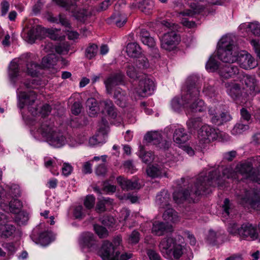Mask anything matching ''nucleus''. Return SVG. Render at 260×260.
I'll use <instances>...</instances> for the list:
<instances>
[{"instance_id": "nucleus-11", "label": "nucleus", "mask_w": 260, "mask_h": 260, "mask_svg": "<svg viewBox=\"0 0 260 260\" xmlns=\"http://www.w3.org/2000/svg\"><path fill=\"white\" fill-rule=\"evenodd\" d=\"M216 130L208 125H203L198 132V137L201 142L209 143L217 139Z\"/></svg>"}, {"instance_id": "nucleus-53", "label": "nucleus", "mask_w": 260, "mask_h": 260, "mask_svg": "<svg viewBox=\"0 0 260 260\" xmlns=\"http://www.w3.org/2000/svg\"><path fill=\"white\" fill-rule=\"evenodd\" d=\"M19 72L18 64L12 61L9 66V75L11 78H15L17 76Z\"/></svg>"}, {"instance_id": "nucleus-62", "label": "nucleus", "mask_w": 260, "mask_h": 260, "mask_svg": "<svg viewBox=\"0 0 260 260\" xmlns=\"http://www.w3.org/2000/svg\"><path fill=\"white\" fill-rule=\"evenodd\" d=\"M9 193L13 198L20 196L21 191L19 187L17 185H14L11 187Z\"/></svg>"}, {"instance_id": "nucleus-8", "label": "nucleus", "mask_w": 260, "mask_h": 260, "mask_svg": "<svg viewBox=\"0 0 260 260\" xmlns=\"http://www.w3.org/2000/svg\"><path fill=\"white\" fill-rule=\"evenodd\" d=\"M208 114L211 122L217 126H220L230 121L232 117L228 111H223L217 113L215 107H210L208 109Z\"/></svg>"}, {"instance_id": "nucleus-51", "label": "nucleus", "mask_w": 260, "mask_h": 260, "mask_svg": "<svg viewBox=\"0 0 260 260\" xmlns=\"http://www.w3.org/2000/svg\"><path fill=\"white\" fill-rule=\"evenodd\" d=\"M94 230L96 234L100 238H106L108 235V232L107 230L103 226L95 224L94 225Z\"/></svg>"}, {"instance_id": "nucleus-58", "label": "nucleus", "mask_w": 260, "mask_h": 260, "mask_svg": "<svg viewBox=\"0 0 260 260\" xmlns=\"http://www.w3.org/2000/svg\"><path fill=\"white\" fill-rule=\"evenodd\" d=\"M55 51L58 54H65L70 50V46L66 44H61L55 47Z\"/></svg>"}, {"instance_id": "nucleus-1", "label": "nucleus", "mask_w": 260, "mask_h": 260, "mask_svg": "<svg viewBox=\"0 0 260 260\" xmlns=\"http://www.w3.org/2000/svg\"><path fill=\"white\" fill-rule=\"evenodd\" d=\"M220 172L219 169H216L210 172L208 176L201 174L191 189L174 191V200L177 204L182 203L186 200L193 201L196 197L211 192L210 187L216 185L222 186L223 183L222 177L230 178L234 175V173L229 169L222 170V176L220 175Z\"/></svg>"}, {"instance_id": "nucleus-13", "label": "nucleus", "mask_w": 260, "mask_h": 260, "mask_svg": "<svg viewBox=\"0 0 260 260\" xmlns=\"http://www.w3.org/2000/svg\"><path fill=\"white\" fill-rule=\"evenodd\" d=\"M124 75L120 72L110 74L104 81L106 92L111 95L114 87L123 83Z\"/></svg>"}, {"instance_id": "nucleus-54", "label": "nucleus", "mask_w": 260, "mask_h": 260, "mask_svg": "<svg viewBox=\"0 0 260 260\" xmlns=\"http://www.w3.org/2000/svg\"><path fill=\"white\" fill-rule=\"evenodd\" d=\"M248 28L255 36L260 35V24L257 22H251L248 24Z\"/></svg>"}, {"instance_id": "nucleus-36", "label": "nucleus", "mask_w": 260, "mask_h": 260, "mask_svg": "<svg viewBox=\"0 0 260 260\" xmlns=\"http://www.w3.org/2000/svg\"><path fill=\"white\" fill-rule=\"evenodd\" d=\"M148 176L152 178L161 177L163 173L162 168L158 165L149 166L146 170Z\"/></svg>"}, {"instance_id": "nucleus-34", "label": "nucleus", "mask_w": 260, "mask_h": 260, "mask_svg": "<svg viewBox=\"0 0 260 260\" xmlns=\"http://www.w3.org/2000/svg\"><path fill=\"white\" fill-rule=\"evenodd\" d=\"M126 52L131 57H139L141 54V48L136 42L128 43L126 47Z\"/></svg>"}, {"instance_id": "nucleus-47", "label": "nucleus", "mask_w": 260, "mask_h": 260, "mask_svg": "<svg viewBox=\"0 0 260 260\" xmlns=\"http://www.w3.org/2000/svg\"><path fill=\"white\" fill-rule=\"evenodd\" d=\"M57 6L65 9L67 11H70L72 7L76 6V4L71 1L66 0H52Z\"/></svg>"}, {"instance_id": "nucleus-22", "label": "nucleus", "mask_w": 260, "mask_h": 260, "mask_svg": "<svg viewBox=\"0 0 260 260\" xmlns=\"http://www.w3.org/2000/svg\"><path fill=\"white\" fill-rule=\"evenodd\" d=\"M172 231V226L168 222L156 221L153 223L152 233L155 235L160 236Z\"/></svg>"}, {"instance_id": "nucleus-15", "label": "nucleus", "mask_w": 260, "mask_h": 260, "mask_svg": "<svg viewBox=\"0 0 260 260\" xmlns=\"http://www.w3.org/2000/svg\"><path fill=\"white\" fill-rule=\"evenodd\" d=\"M241 200V204L243 205H249L255 208L259 203L260 197L257 191L250 189L245 191L244 196H242Z\"/></svg>"}, {"instance_id": "nucleus-49", "label": "nucleus", "mask_w": 260, "mask_h": 260, "mask_svg": "<svg viewBox=\"0 0 260 260\" xmlns=\"http://www.w3.org/2000/svg\"><path fill=\"white\" fill-rule=\"evenodd\" d=\"M127 75L132 79H136L138 78V71L132 64H128L125 67Z\"/></svg>"}, {"instance_id": "nucleus-27", "label": "nucleus", "mask_w": 260, "mask_h": 260, "mask_svg": "<svg viewBox=\"0 0 260 260\" xmlns=\"http://www.w3.org/2000/svg\"><path fill=\"white\" fill-rule=\"evenodd\" d=\"M190 135L182 127L176 128L173 135L174 141L178 144H181L186 143L189 139Z\"/></svg>"}, {"instance_id": "nucleus-31", "label": "nucleus", "mask_w": 260, "mask_h": 260, "mask_svg": "<svg viewBox=\"0 0 260 260\" xmlns=\"http://www.w3.org/2000/svg\"><path fill=\"white\" fill-rule=\"evenodd\" d=\"M170 197L167 190H163L156 197V203L160 207L164 208L170 205Z\"/></svg>"}, {"instance_id": "nucleus-17", "label": "nucleus", "mask_w": 260, "mask_h": 260, "mask_svg": "<svg viewBox=\"0 0 260 260\" xmlns=\"http://www.w3.org/2000/svg\"><path fill=\"white\" fill-rule=\"evenodd\" d=\"M237 61L242 68L245 70L253 69L257 64L254 58L244 51L240 52Z\"/></svg>"}, {"instance_id": "nucleus-23", "label": "nucleus", "mask_w": 260, "mask_h": 260, "mask_svg": "<svg viewBox=\"0 0 260 260\" xmlns=\"http://www.w3.org/2000/svg\"><path fill=\"white\" fill-rule=\"evenodd\" d=\"M1 208L6 212H10L15 214L19 213L23 207L21 201L18 199H13L7 205L4 203H1Z\"/></svg>"}, {"instance_id": "nucleus-61", "label": "nucleus", "mask_w": 260, "mask_h": 260, "mask_svg": "<svg viewBox=\"0 0 260 260\" xmlns=\"http://www.w3.org/2000/svg\"><path fill=\"white\" fill-rule=\"evenodd\" d=\"M240 228L238 226V225L236 223H230L229 224L228 231L230 234L236 235H239V231Z\"/></svg>"}, {"instance_id": "nucleus-9", "label": "nucleus", "mask_w": 260, "mask_h": 260, "mask_svg": "<svg viewBox=\"0 0 260 260\" xmlns=\"http://www.w3.org/2000/svg\"><path fill=\"white\" fill-rule=\"evenodd\" d=\"M180 41V37L174 31L165 34L161 39V47L171 51L176 48Z\"/></svg>"}, {"instance_id": "nucleus-50", "label": "nucleus", "mask_w": 260, "mask_h": 260, "mask_svg": "<svg viewBox=\"0 0 260 260\" xmlns=\"http://www.w3.org/2000/svg\"><path fill=\"white\" fill-rule=\"evenodd\" d=\"M201 121L200 117L192 118L187 121L186 124L189 129H196L200 126Z\"/></svg>"}, {"instance_id": "nucleus-2", "label": "nucleus", "mask_w": 260, "mask_h": 260, "mask_svg": "<svg viewBox=\"0 0 260 260\" xmlns=\"http://www.w3.org/2000/svg\"><path fill=\"white\" fill-rule=\"evenodd\" d=\"M200 86L194 80L188 79L186 93L182 97L183 105L191 112H202L205 109L204 102L199 98Z\"/></svg>"}, {"instance_id": "nucleus-4", "label": "nucleus", "mask_w": 260, "mask_h": 260, "mask_svg": "<svg viewBox=\"0 0 260 260\" xmlns=\"http://www.w3.org/2000/svg\"><path fill=\"white\" fill-rule=\"evenodd\" d=\"M159 248L162 255L167 258L179 259L183 254L182 246L177 244L172 237L164 238L160 241Z\"/></svg>"}, {"instance_id": "nucleus-33", "label": "nucleus", "mask_w": 260, "mask_h": 260, "mask_svg": "<svg viewBox=\"0 0 260 260\" xmlns=\"http://www.w3.org/2000/svg\"><path fill=\"white\" fill-rule=\"evenodd\" d=\"M48 21L51 22L55 23L57 24H60L62 26L67 28H71V23L66 16L60 13L57 16H53L49 15L48 18Z\"/></svg>"}, {"instance_id": "nucleus-63", "label": "nucleus", "mask_w": 260, "mask_h": 260, "mask_svg": "<svg viewBox=\"0 0 260 260\" xmlns=\"http://www.w3.org/2000/svg\"><path fill=\"white\" fill-rule=\"evenodd\" d=\"M10 4L6 0H3L1 3V15L4 16L6 15L9 11Z\"/></svg>"}, {"instance_id": "nucleus-5", "label": "nucleus", "mask_w": 260, "mask_h": 260, "mask_svg": "<svg viewBox=\"0 0 260 260\" xmlns=\"http://www.w3.org/2000/svg\"><path fill=\"white\" fill-rule=\"evenodd\" d=\"M237 172L244 176L255 182L260 181V173L258 171L254 169L253 165L249 161L238 164L236 168Z\"/></svg>"}, {"instance_id": "nucleus-57", "label": "nucleus", "mask_w": 260, "mask_h": 260, "mask_svg": "<svg viewBox=\"0 0 260 260\" xmlns=\"http://www.w3.org/2000/svg\"><path fill=\"white\" fill-rule=\"evenodd\" d=\"M95 200V198L92 195L87 196L84 202L85 207L88 209L92 208L94 205Z\"/></svg>"}, {"instance_id": "nucleus-3", "label": "nucleus", "mask_w": 260, "mask_h": 260, "mask_svg": "<svg viewBox=\"0 0 260 260\" xmlns=\"http://www.w3.org/2000/svg\"><path fill=\"white\" fill-rule=\"evenodd\" d=\"M217 46V55L220 60L231 63L237 61L240 52L230 37H223L218 42Z\"/></svg>"}, {"instance_id": "nucleus-41", "label": "nucleus", "mask_w": 260, "mask_h": 260, "mask_svg": "<svg viewBox=\"0 0 260 260\" xmlns=\"http://www.w3.org/2000/svg\"><path fill=\"white\" fill-rule=\"evenodd\" d=\"M234 208L233 204L230 202L229 199H224L222 205V215L223 217L227 218L230 216V214L232 213Z\"/></svg>"}, {"instance_id": "nucleus-45", "label": "nucleus", "mask_w": 260, "mask_h": 260, "mask_svg": "<svg viewBox=\"0 0 260 260\" xmlns=\"http://www.w3.org/2000/svg\"><path fill=\"white\" fill-rule=\"evenodd\" d=\"M219 68V62L215 56H211L206 64V69L210 72H214Z\"/></svg>"}, {"instance_id": "nucleus-28", "label": "nucleus", "mask_w": 260, "mask_h": 260, "mask_svg": "<svg viewBox=\"0 0 260 260\" xmlns=\"http://www.w3.org/2000/svg\"><path fill=\"white\" fill-rule=\"evenodd\" d=\"M56 129L54 126L53 122L51 120H46L42 122L40 127L38 129V133L41 134L44 138H47L52 132Z\"/></svg>"}, {"instance_id": "nucleus-40", "label": "nucleus", "mask_w": 260, "mask_h": 260, "mask_svg": "<svg viewBox=\"0 0 260 260\" xmlns=\"http://www.w3.org/2000/svg\"><path fill=\"white\" fill-rule=\"evenodd\" d=\"M15 231V227L12 224H6L0 228V237L8 238L12 236Z\"/></svg>"}, {"instance_id": "nucleus-48", "label": "nucleus", "mask_w": 260, "mask_h": 260, "mask_svg": "<svg viewBox=\"0 0 260 260\" xmlns=\"http://www.w3.org/2000/svg\"><path fill=\"white\" fill-rule=\"evenodd\" d=\"M98 51V46L94 44H90L86 49L85 55L89 59L93 58L97 54Z\"/></svg>"}, {"instance_id": "nucleus-6", "label": "nucleus", "mask_w": 260, "mask_h": 260, "mask_svg": "<svg viewBox=\"0 0 260 260\" xmlns=\"http://www.w3.org/2000/svg\"><path fill=\"white\" fill-rule=\"evenodd\" d=\"M228 94L235 101L245 102L249 100V95L243 93L239 84L230 82L225 84Z\"/></svg>"}, {"instance_id": "nucleus-46", "label": "nucleus", "mask_w": 260, "mask_h": 260, "mask_svg": "<svg viewBox=\"0 0 260 260\" xmlns=\"http://www.w3.org/2000/svg\"><path fill=\"white\" fill-rule=\"evenodd\" d=\"M248 129L249 125L248 124L237 123L232 129L231 132L233 135H240Z\"/></svg>"}, {"instance_id": "nucleus-43", "label": "nucleus", "mask_w": 260, "mask_h": 260, "mask_svg": "<svg viewBox=\"0 0 260 260\" xmlns=\"http://www.w3.org/2000/svg\"><path fill=\"white\" fill-rule=\"evenodd\" d=\"M27 73L31 76H38L42 66L39 64L31 62L27 64Z\"/></svg>"}, {"instance_id": "nucleus-29", "label": "nucleus", "mask_w": 260, "mask_h": 260, "mask_svg": "<svg viewBox=\"0 0 260 260\" xmlns=\"http://www.w3.org/2000/svg\"><path fill=\"white\" fill-rule=\"evenodd\" d=\"M99 107L102 111H106L108 114L114 118L116 117V112L112 101L109 99L101 101L99 103Z\"/></svg>"}, {"instance_id": "nucleus-30", "label": "nucleus", "mask_w": 260, "mask_h": 260, "mask_svg": "<svg viewBox=\"0 0 260 260\" xmlns=\"http://www.w3.org/2000/svg\"><path fill=\"white\" fill-rule=\"evenodd\" d=\"M126 21L127 18L125 15L121 13L120 12H115L108 20V22L120 27L123 26Z\"/></svg>"}, {"instance_id": "nucleus-38", "label": "nucleus", "mask_w": 260, "mask_h": 260, "mask_svg": "<svg viewBox=\"0 0 260 260\" xmlns=\"http://www.w3.org/2000/svg\"><path fill=\"white\" fill-rule=\"evenodd\" d=\"M163 218L167 222H176L179 220L177 213L173 209L169 208L163 214Z\"/></svg>"}, {"instance_id": "nucleus-60", "label": "nucleus", "mask_w": 260, "mask_h": 260, "mask_svg": "<svg viewBox=\"0 0 260 260\" xmlns=\"http://www.w3.org/2000/svg\"><path fill=\"white\" fill-rule=\"evenodd\" d=\"M107 172V168L105 164L98 166L95 169V173L98 176H104Z\"/></svg>"}, {"instance_id": "nucleus-12", "label": "nucleus", "mask_w": 260, "mask_h": 260, "mask_svg": "<svg viewBox=\"0 0 260 260\" xmlns=\"http://www.w3.org/2000/svg\"><path fill=\"white\" fill-rule=\"evenodd\" d=\"M99 254L103 260H118L119 253L115 251V247L112 243L104 241Z\"/></svg>"}, {"instance_id": "nucleus-25", "label": "nucleus", "mask_w": 260, "mask_h": 260, "mask_svg": "<svg viewBox=\"0 0 260 260\" xmlns=\"http://www.w3.org/2000/svg\"><path fill=\"white\" fill-rule=\"evenodd\" d=\"M117 181L123 190H133L139 189L141 187L140 183L136 179L128 180L119 176L117 178Z\"/></svg>"}, {"instance_id": "nucleus-42", "label": "nucleus", "mask_w": 260, "mask_h": 260, "mask_svg": "<svg viewBox=\"0 0 260 260\" xmlns=\"http://www.w3.org/2000/svg\"><path fill=\"white\" fill-rule=\"evenodd\" d=\"M139 156L142 161L146 163H149L153 159V155L151 152H146L143 146H140Z\"/></svg>"}, {"instance_id": "nucleus-37", "label": "nucleus", "mask_w": 260, "mask_h": 260, "mask_svg": "<svg viewBox=\"0 0 260 260\" xmlns=\"http://www.w3.org/2000/svg\"><path fill=\"white\" fill-rule=\"evenodd\" d=\"M86 106L88 108V113L90 116L93 117L96 115L99 110V106H97L96 100L93 98H89L86 101Z\"/></svg>"}, {"instance_id": "nucleus-52", "label": "nucleus", "mask_w": 260, "mask_h": 260, "mask_svg": "<svg viewBox=\"0 0 260 260\" xmlns=\"http://www.w3.org/2000/svg\"><path fill=\"white\" fill-rule=\"evenodd\" d=\"M138 58L136 61V65L139 69H146L149 67V63L146 57L140 56Z\"/></svg>"}, {"instance_id": "nucleus-55", "label": "nucleus", "mask_w": 260, "mask_h": 260, "mask_svg": "<svg viewBox=\"0 0 260 260\" xmlns=\"http://www.w3.org/2000/svg\"><path fill=\"white\" fill-rule=\"evenodd\" d=\"M140 240V233L137 231H134L129 235L128 242L132 244L138 243Z\"/></svg>"}, {"instance_id": "nucleus-21", "label": "nucleus", "mask_w": 260, "mask_h": 260, "mask_svg": "<svg viewBox=\"0 0 260 260\" xmlns=\"http://www.w3.org/2000/svg\"><path fill=\"white\" fill-rule=\"evenodd\" d=\"M37 99V95L35 91H29L27 92L21 91L19 93V103L18 107L22 109L25 105H32Z\"/></svg>"}, {"instance_id": "nucleus-35", "label": "nucleus", "mask_w": 260, "mask_h": 260, "mask_svg": "<svg viewBox=\"0 0 260 260\" xmlns=\"http://www.w3.org/2000/svg\"><path fill=\"white\" fill-rule=\"evenodd\" d=\"M154 7V2L152 0H143L139 2L138 7L143 12L149 14Z\"/></svg>"}, {"instance_id": "nucleus-24", "label": "nucleus", "mask_w": 260, "mask_h": 260, "mask_svg": "<svg viewBox=\"0 0 260 260\" xmlns=\"http://www.w3.org/2000/svg\"><path fill=\"white\" fill-rule=\"evenodd\" d=\"M113 99L115 103L121 107L126 106L128 99V95L125 90L120 87H117L113 90Z\"/></svg>"}, {"instance_id": "nucleus-44", "label": "nucleus", "mask_w": 260, "mask_h": 260, "mask_svg": "<svg viewBox=\"0 0 260 260\" xmlns=\"http://www.w3.org/2000/svg\"><path fill=\"white\" fill-rule=\"evenodd\" d=\"M15 214L16 215L15 220L19 225L25 224L29 219L28 214L24 211L21 210L19 213H15Z\"/></svg>"}, {"instance_id": "nucleus-16", "label": "nucleus", "mask_w": 260, "mask_h": 260, "mask_svg": "<svg viewBox=\"0 0 260 260\" xmlns=\"http://www.w3.org/2000/svg\"><path fill=\"white\" fill-rule=\"evenodd\" d=\"M243 82L249 92V96L253 97L260 92L258 81L255 76L246 75L243 77ZM250 99V98L249 97Z\"/></svg>"}, {"instance_id": "nucleus-20", "label": "nucleus", "mask_w": 260, "mask_h": 260, "mask_svg": "<svg viewBox=\"0 0 260 260\" xmlns=\"http://www.w3.org/2000/svg\"><path fill=\"white\" fill-rule=\"evenodd\" d=\"M46 139L50 145L57 148L62 146L66 143V138L57 128Z\"/></svg>"}, {"instance_id": "nucleus-26", "label": "nucleus", "mask_w": 260, "mask_h": 260, "mask_svg": "<svg viewBox=\"0 0 260 260\" xmlns=\"http://www.w3.org/2000/svg\"><path fill=\"white\" fill-rule=\"evenodd\" d=\"M46 32V29L41 26L38 25L36 27H32L27 32L28 42L32 44L35 43L36 39L43 38Z\"/></svg>"}, {"instance_id": "nucleus-10", "label": "nucleus", "mask_w": 260, "mask_h": 260, "mask_svg": "<svg viewBox=\"0 0 260 260\" xmlns=\"http://www.w3.org/2000/svg\"><path fill=\"white\" fill-rule=\"evenodd\" d=\"M256 226L249 222L242 224L239 231V237L244 240L254 241L258 240V234L256 232Z\"/></svg>"}, {"instance_id": "nucleus-18", "label": "nucleus", "mask_w": 260, "mask_h": 260, "mask_svg": "<svg viewBox=\"0 0 260 260\" xmlns=\"http://www.w3.org/2000/svg\"><path fill=\"white\" fill-rule=\"evenodd\" d=\"M79 242L83 248L87 247L90 251L96 250L98 248L94 236L90 232L83 233L80 236Z\"/></svg>"}, {"instance_id": "nucleus-32", "label": "nucleus", "mask_w": 260, "mask_h": 260, "mask_svg": "<svg viewBox=\"0 0 260 260\" xmlns=\"http://www.w3.org/2000/svg\"><path fill=\"white\" fill-rule=\"evenodd\" d=\"M204 10V7L203 6L196 3H191L189 9H186L183 11H181L179 13V14L183 16L192 17L194 15L201 13Z\"/></svg>"}, {"instance_id": "nucleus-19", "label": "nucleus", "mask_w": 260, "mask_h": 260, "mask_svg": "<svg viewBox=\"0 0 260 260\" xmlns=\"http://www.w3.org/2000/svg\"><path fill=\"white\" fill-rule=\"evenodd\" d=\"M239 73L238 66L233 64H225L219 68V74L223 78H235Z\"/></svg>"}, {"instance_id": "nucleus-14", "label": "nucleus", "mask_w": 260, "mask_h": 260, "mask_svg": "<svg viewBox=\"0 0 260 260\" xmlns=\"http://www.w3.org/2000/svg\"><path fill=\"white\" fill-rule=\"evenodd\" d=\"M154 82L147 76L144 75L140 80L137 92L139 96L145 97L151 94L154 89Z\"/></svg>"}, {"instance_id": "nucleus-59", "label": "nucleus", "mask_w": 260, "mask_h": 260, "mask_svg": "<svg viewBox=\"0 0 260 260\" xmlns=\"http://www.w3.org/2000/svg\"><path fill=\"white\" fill-rule=\"evenodd\" d=\"M39 241L43 245H47L50 242V237L47 232L41 233L39 236Z\"/></svg>"}, {"instance_id": "nucleus-64", "label": "nucleus", "mask_w": 260, "mask_h": 260, "mask_svg": "<svg viewBox=\"0 0 260 260\" xmlns=\"http://www.w3.org/2000/svg\"><path fill=\"white\" fill-rule=\"evenodd\" d=\"M95 135L97 137L98 140H99L100 144L106 142V140L107 137V135L106 134V132H105L104 130L102 129V128H100L99 131Z\"/></svg>"}, {"instance_id": "nucleus-39", "label": "nucleus", "mask_w": 260, "mask_h": 260, "mask_svg": "<svg viewBox=\"0 0 260 260\" xmlns=\"http://www.w3.org/2000/svg\"><path fill=\"white\" fill-rule=\"evenodd\" d=\"M57 59L54 54H49L42 59V67L50 68L56 64Z\"/></svg>"}, {"instance_id": "nucleus-7", "label": "nucleus", "mask_w": 260, "mask_h": 260, "mask_svg": "<svg viewBox=\"0 0 260 260\" xmlns=\"http://www.w3.org/2000/svg\"><path fill=\"white\" fill-rule=\"evenodd\" d=\"M144 139L148 143L157 146L162 150L168 149L171 145V142L163 140L161 134L158 131L148 132L144 137Z\"/></svg>"}, {"instance_id": "nucleus-56", "label": "nucleus", "mask_w": 260, "mask_h": 260, "mask_svg": "<svg viewBox=\"0 0 260 260\" xmlns=\"http://www.w3.org/2000/svg\"><path fill=\"white\" fill-rule=\"evenodd\" d=\"M215 92L214 87L209 84H206L203 90V92L205 95L210 98L215 96Z\"/></svg>"}]
</instances>
